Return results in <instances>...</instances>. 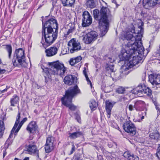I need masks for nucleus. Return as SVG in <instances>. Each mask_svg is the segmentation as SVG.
Wrapping results in <instances>:
<instances>
[{
    "label": "nucleus",
    "mask_w": 160,
    "mask_h": 160,
    "mask_svg": "<svg viewBox=\"0 0 160 160\" xmlns=\"http://www.w3.org/2000/svg\"><path fill=\"white\" fill-rule=\"evenodd\" d=\"M143 22L138 24L137 31L135 30L133 26L129 27L126 30L123 34L124 41H128L127 44L124 46L121 50L119 55L121 61H124V66L121 67L120 77L122 78L128 75L129 72L128 68H131L137 64L141 56L144 54V49L142 45L141 39L143 32Z\"/></svg>",
    "instance_id": "nucleus-1"
},
{
    "label": "nucleus",
    "mask_w": 160,
    "mask_h": 160,
    "mask_svg": "<svg viewBox=\"0 0 160 160\" xmlns=\"http://www.w3.org/2000/svg\"><path fill=\"white\" fill-rule=\"evenodd\" d=\"M42 39L44 38L45 42L41 41L43 47L45 48L52 44L58 37V27L57 21L52 18L49 19L45 23L42 20Z\"/></svg>",
    "instance_id": "nucleus-2"
},
{
    "label": "nucleus",
    "mask_w": 160,
    "mask_h": 160,
    "mask_svg": "<svg viewBox=\"0 0 160 160\" xmlns=\"http://www.w3.org/2000/svg\"><path fill=\"white\" fill-rule=\"evenodd\" d=\"M109 9L107 8L102 7L100 12L97 9L93 11V15L95 19L99 21V27L101 32L100 37H103L106 33L108 29L109 22L108 19Z\"/></svg>",
    "instance_id": "nucleus-3"
},
{
    "label": "nucleus",
    "mask_w": 160,
    "mask_h": 160,
    "mask_svg": "<svg viewBox=\"0 0 160 160\" xmlns=\"http://www.w3.org/2000/svg\"><path fill=\"white\" fill-rule=\"evenodd\" d=\"M48 65L49 69L47 68L43 69L42 68L46 82L51 80V74L59 75L62 77L66 70V68L64 66V64L59 62H48Z\"/></svg>",
    "instance_id": "nucleus-4"
},
{
    "label": "nucleus",
    "mask_w": 160,
    "mask_h": 160,
    "mask_svg": "<svg viewBox=\"0 0 160 160\" xmlns=\"http://www.w3.org/2000/svg\"><path fill=\"white\" fill-rule=\"evenodd\" d=\"M80 90L77 85L70 87L66 91L65 95L61 99L62 104L71 110L74 111L77 107L72 103V99L74 96L80 93Z\"/></svg>",
    "instance_id": "nucleus-5"
},
{
    "label": "nucleus",
    "mask_w": 160,
    "mask_h": 160,
    "mask_svg": "<svg viewBox=\"0 0 160 160\" xmlns=\"http://www.w3.org/2000/svg\"><path fill=\"white\" fill-rule=\"evenodd\" d=\"M13 66L18 67H25L26 64L24 51L22 48L16 49L13 54L12 59Z\"/></svg>",
    "instance_id": "nucleus-6"
},
{
    "label": "nucleus",
    "mask_w": 160,
    "mask_h": 160,
    "mask_svg": "<svg viewBox=\"0 0 160 160\" xmlns=\"http://www.w3.org/2000/svg\"><path fill=\"white\" fill-rule=\"evenodd\" d=\"M123 128L125 131L129 133L131 135L133 136L136 134V129L135 127L130 121L126 122L123 125Z\"/></svg>",
    "instance_id": "nucleus-7"
},
{
    "label": "nucleus",
    "mask_w": 160,
    "mask_h": 160,
    "mask_svg": "<svg viewBox=\"0 0 160 160\" xmlns=\"http://www.w3.org/2000/svg\"><path fill=\"white\" fill-rule=\"evenodd\" d=\"M68 49L70 50L71 53H73L75 52L80 50L81 48L80 43L76 41L74 39L71 40L68 42Z\"/></svg>",
    "instance_id": "nucleus-8"
},
{
    "label": "nucleus",
    "mask_w": 160,
    "mask_h": 160,
    "mask_svg": "<svg viewBox=\"0 0 160 160\" xmlns=\"http://www.w3.org/2000/svg\"><path fill=\"white\" fill-rule=\"evenodd\" d=\"M98 36V34L96 32L92 31L86 34L83 37V40L85 43L89 44L95 40Z\"/></svg>",
    "instance_id": "nucleus-9"
},
{
    "label": "nucleus",
    "mask_w": 160,
    "mask_h": 160,
    "mask_svg": "<svg viewBox=\"0 0 160 160\" xmlns=\"http://www.w3.org/2000/svg\"><path fill=\"white\" fill-rule=\"evenodd\" d=\"M82 17V25L83 27L88 26L91 24L92 18L88 11H84L83 13Z\"/></svg>",
    "instance_id": "nucleus-10"
},
{
    "label": "nucleus",
    "mask_w": 160,
    "mask_h": 160,
    "mask_svg": "<svg viewBox=\"0 0 160 160\" xmlns=\"http://www.w3.org/2000/svg\"><path fill=\"white\" fill-rule=\"evenodd\" d=\"M27 153L31 155L36 154V158L37 160H40L39 158L38 150L36 145L34 144H30L27 146L25 148Z\"/></svg>",
    "instance_id": "nucleus-11"
},
{
    "label": "nucleus",
    "mask_w": 160,
    "mask_h": 160,
    "mask_svg": "<svg viewBox=\"0 0 160 160\" xmlns=\"http://www.w3.org/2000/svg\"><path fill=\"white\" fill-rule=\"evenodd\" d=\"M160 3V0H143L142 6L145 8L149 9L156 5Z\"/></svg>",
    "instance_id": "nucleus-12"
},
{
    "label": "nucleus",
    "mask_w": 160,
    "mask_h": 160,
    "mask_svg": "<svg viewBox=\"0 0 160 160\" xmlns=\"http://www.w3.org/2000/svg\"><path fill=\"white\" fill-rule=\"evenodd\" d=\"M149 81L153 85L160 84V75L154 73L149 76Z\"/></svg>",
    "instance_id": "nucleus-13"
},
{
    "label": "nucleus",
    "mask_w": 160,
    "mask_h": 160,
    "mask_svg": "<svg viewBox=\"0 0 160 160\" xmlns=\"http://www.w3.org/2000/svg\"><path fill=\"white\" fill-rule=\"evenodd\" d=\"M53 142L52 141L51 138L48 137L47 138L46 143L45 147V151L47 153H49L53 149Z\"/></svg>",
    "instance_id": "nucleus-14"
},
{
    "label": "nucleus",
    "mask_w": 160,
    "mask_h": 160,
    "mask_svg": "<svg viewBox=\"0 0 160 160\" xmlns=\"http://www.w3.org/2000/svg\"><path fill=\"white\" fill-rule=\"evenodd\" d=\"M38 128L36 123L35 121H32L28 125L26 130L30 133H33Z\"/></svg>",
    "instance_id": "nucleus-15"
},
{
    "label": "nucleus",
    "mask_w": 160,
    "mask_h": 160,
    "mask_svg": "<svg viewBox=\"0 0 160 160\" xmlns=\"http://www.w3.org/2000/svg\"><path fill=\"white\" fill-rule=\"evenodd\" d=\"M76 78L74 76L69 75L65 77L64 82L66 84L71 85L76 82Z\"/></svg>",
    "instance_id": "nucleus-16"
},
{
    "label": "nucleus",
    "mask_w": 160,
    "mask_h": 160,
    "mask_svg": "<svg viewBox=\"0 0 160 160\" xmlns=\"http://www.w3.org/2000/svg\"><path fill=\"white\" fill-rule=\"evenodd\" d=\"M58 48L56 47H51L45 50L46 55L48 57H51L55 55L58 52Z\"/></svg>",
    "instance_id": "nucleus-17"
},
{
    "label": "nucleus",
    "mask_w": 160,
    "mask_h": 160,
    "mask_svg": "<svg viewBox=\"0 0 160 160\" xmlns=\"http://www.w3.org/2000/svg\"><path fill=\"white\" fill-rule=\"evenodd\" d=\"M143 86L141 85H139L132 90V93L134 94H137L140 96H142V94H143Z\"/></svg>",
    "instance_id": "nucleus-18"
},
{
    "label": "nucleus",
    "mask_w": 160,
    "mask_h": 160,
    "mask_svg": "<svg viewBox=\"0 0 160 160\" xmlns=\"http://www.w3.org/2000/svg\"><path fill=\"white\" fill-rule=\"evenodd\" d=\"M145 106V103L142 101H138L135 102L134 108L137 111H140L142 110Z\"/></svg>",
    "instance_id": "nucleus-19"
},
{
    "label": "nucleus",
    "mask_w": 160,
    "mask_h": 160,
    "mask_svg": "<svg viewBox=\"0 0 160 160\" xmlns=\"http://www.w3.org/2000/svg\"><path fill=\"white\" fill-rule=\"evenodd\" d=\"M123 156L129 160H139V158L128 152H125L123 153Z\"/></svg>",
    "instance_id": "nucleus-20"
},
{
    "label": "nucleus",
    "mask_w": 160,
    "mask_h": 160,
    "mask_svg": "<svg viewBox=\"0 0 160 160\" xmlns=\"http://www.w3.org/2000/svg\"><path fill=\"white\" fill-rule=\"evenodd\" d=\"M106 109L108 114V117L109 118L110 117L111 111L113 105L112 103L108 101H107L105 102Z\"/></svg>",
    "instance_id": "nucleus-21"
},
{
    "label": "nucleus",
    "mask_w": 160,
    "mask_h": 160,
    "mask_svg": "<svg viewBox=\"0 0 160 160\" xmlns=\"http://www.w3.org/2000/svg\"><path fill=\"white\" fill-rule=\"evenodd\" d=\"M75 1V0H61L63 6L64 7H72Z\"/></svg>",
    "instance_id": "nucleus-22"
},
{
    "label": "nucleus",
    "mask_w": 160,
    "mask_h": 160,
    "mask_svg": "<svg viewBox=\"0 0 160 160\" xmlns=\"http://www.w3.org/2000/svg\"><path fill=\"white\" fill-rule=\"evenodd\" d=\"M19 98L18 96L16 95H14L10 99L11 106L13 107L15 106V104L19 103Z\"/></svg>",
    "instance_id": "nucleus-23"
},
{
    "label": "nucleus",
    "mask_w": 160,
    "mask_h": 160,
    "mask_svg": "<svg viewBox=\"0 0 160 160\" xmlns=\"http://www.w3.org/2000/svg\"><path fill=\"white\" fill-rule=\"evenodd\" d=\"M69 26L70 28L68 29V31L64 33V37L66 38L68 37V35L71 33H72L75 30V25L74 24H69Z\"/></svg>",
    "instance_id": "nucleus-24"
},
{
    "label": "nucleus",
    "mask_w": 160,
    "mask_h": 160,
    "mask_svg": "<svg viewBox=\"0 0 160 160\" xmlns=\"http://www.w3.org/2000/svg\"><path fill=\"white\" fill-rule=\"evenodd\" d=\"M69 137L72 139H75L83 135L82 133L81 132H76L72 133H69Z\"/></svg>",
    "instance_id": "nucleus-25"
},
{
    "label": "nucleus",
    "mask_w": 160,
    "mask_h": 160,
    "mask_svg": "<svg viewBox=\"0 0 160 160\" xmlns=\"http://www.w3.org/2000/svg\"><path fill=\"white\" fill-rule=\"evenodd\" d=\"M149 137L151 140H155L157 141L159 140L160 134L158 132H155L151 133Z\"/></svg>",
    "instance_id": "nucleus-26"
},
{
    "label": "nucleus",
    "mask_w": 160,
    "mask_h": 160,
    "mask_svg": "<svg viewBox=\"0 0 160 160\" xmlns=\"http://www.w3.org/2000/svg\"><path fill=\"white\" fill-rule=\"evenodd\" d=\"M15 132V131H12V130L11 132V133L10 134L9 137L6 141L5 144L6 146L8 147L12 143V139L11 138L13 136V134L14 132Z\"/></svg>",
    "instance_id": "nucleus-27"
},
{
    "label": "nucleus",
    "mask_w": 160,
    "mask_h": 160,
    "mask_svg": "<svg viewBox=\"0 0 160 160\" xmlns=\"http://www.w3.org/2000/svg\"><path fill=\"white\" fill-rule=\"evenodd\" d=\"M5 49L8 53V57L9 59H11L12 48L11 45H6Z\"/></svg>",
    "instance_id": "nucleus-28"
},
{
    "label": "nucleus",
    "mask_w": 160,
    "mask_h": 160,
    "mask_svg": "<svg viewBox=\"0 0 160 160\" xmlns=\"http://www.w3.org/2000/svg\"><path fill=\"white\" fill-rule=\"evenodd\" d=\"M98 103L95 100H92L90 102L89 106L92 110H94L98 106Z\"/></svg>",
    "instance_id": "nucleus-29"
},
{
    "label": "nucleus",
    "mask_w": 160,
    "mask_h": 160,
    "mask_svg": "<svg viewBox=\"0 0 160 160\" xmlns=\"http://www.w3.org/2000/svg\"><path fill=\"white\" fill-rule=\"evenodd\" d=\"M143 94L148 96H150L152 94V91L149 88L144 85L143 91Z\"/></svg>",
    "instance_id": "nucleus-30"
},
{
    "label": "nucleus",
    "mask_w": 160,
    "mask_h": 160,
    "mask_svg": "<svg viewBox=\"0 0 160 160\" xmlns=\"http://www.w3.org/2000/svg\"><path fill=\"white\" fill-rule=\"evenodd\" d=\"M115 92L117 93L120 94H123L125 91V88L122 87L118 86L115 89Z\"/></svg>",
    "instance_id": "nucleus-31"
},
{
    "label": "nucleus",
    "mask_w": 160,
    "mask_h": 160,
    "mask_svg": "<svg viewBox=\"0 0 160 160\" xmlns=\"http://www.w3.org/2000/svg\"><path fill=\"white\" fill-rule=\"evenodd\" d=\"M86 5L88 7L93 8L96 7V4L94 0H88L87 1Z\"/></svg>",
    "instance_id": "nucleus-32"
},
{
    "label": "nucleus",
    "mask_w": 160,
    "mask_h": 160,
    "mask_svg": "<svg viewBox=\"0 0 160 160\" xmlns=\"http://www.w3.org/2000/svg\"><path fill=\"white\" fill-rule=\"evenodd\" d=\"M20 118V112H18V115L17 116V119L14 124V127H13L12 129V131H15L17 127V126L18 125V123L19 122V119Z\"/></svg>",
    "instance_id": "nucleus-33"
},
{
    "label": "nucleus",
    "mask_w": 160,
    "mask_h": 160,
    "mask_svg": "<svg viewBox=\"0 0 160 160\" xmlns=\"http://www.w3.org/2000/svg\"><path fill=\"white\" fill-rule=\"evenodd\" d=\"M3 124V121L0 120V138H1L3 136L5 129Z\"/></svg>",
    "instance_id": "nucleus-34"
},
{
    "label": "nucleus",
    "mask_w": 160,
    "mask_h": 160,
    "mask_svg": "<svg viewBox=\"0 0 160 160\" xmlns=\"http://www.w3.org/2000/svg\"><path fill=\"white\" fill-rule=\"evenodd\" d=\"M83 74L84 75L85 77L86 78V80L87 82L88 83V84H90L91 87L92 86V84L90 80H89L88 77V74H87V71L86 70V69L85 68H84V69L83 70Z\"/></svg>",
    "instance_id": "nucleus-35"
},
{
    "label": "nucleus",
    "mask_w": 160,
    "mask_h": 160,
    "mask_svg": "<svg viewBox=\"0 0 160 160\" xmlns=\"http://www.w3.org/2000/svg\"><path fill=\"white\" fill-rule=\"evenodd\" d=\"M27 118H25L23 119V120L19 123L18 128L15 130V132L17 133L18 132L22 125L27 121Z\"/></svg>",
    "instance_id": "nucleus-36"
},
{
    "label": "nucleus",
    "mask_w": 160,
    "mask_h": 160,
    "mask_svg": "<svg viewBox=\"0 0 160 160\" xmlns=\"http://www.w3.org/2000/svg\"><path fill=\"white\" fill-rule=\"evenodd\" d=\"M108 145L109 148H116L117 145L116 142H109Z\"/></svg>",
    "instance_id": "nucleus-37"
},
{
    "label": "nucleus",
    "mask_w": 160,
    "mask_h": 160,
    "mask_svg": "<svg viewBox=\"0 0 160 160\" xmlns=\"http://www.w3.org/2000/svg\"><path fill=\"white\" fill-rule=\"evenodd\" d=\"M69 63L72 66H73L77 64L74 58H71L69 61Z\"/></svg>",
    "instance_id": "nucleus-38"
},
{
    "label": "nucleus",
    "mask_w": 160,
    "mask_h": 160,
    "mask_svg": "<svg viewBox=\"0 0 160 160\" xmlns=\"http://www.w3.org/2000/svg\"><path fill=\"white\" fill-rule=\"evenodd\" d=\"M113 67L114 65H110L107 68H106L108 70H110V71L113 72Z\"/></svg>",
    "instance_id": "nucleus-39"
},
{
    "label": "nucleus",
    "mask_w": 160,
    "mask_h": 160,
    "mask_svg": "<svg viewBox=\"0 0 160 160\" xmlns=\"http://www.w3.org/2000/svg\"><path fill=\"white\" fill-rule=\"evenodd\" d=\"M156 154V156L158 157L159 160H160V147H158Z\"/></svg>",
    "instance_id": "nucleus-40"
},
{
    "label": "nucleus",
    "mask_w": 160,
    "mask_h": 160,
    "mask_svg": "<svg viewBox=\"0 0 160 160\" xmlns=\"http://www.w3.org/2000/svg\"><path fill=\"white\" fill-rule=\"evenodd\" d=\"M74 58L77 63L80 62L82 59V58L80 56H78Z\"/></svg>",
    "instance_id": "nucleus-41"
},
{
    "label": "nucleus",
    "mask_w": 160,
    "mask_h": 160,
    "mask_svg": "<svg viewBox=\"0 0 160 160\" xmlns=\"http://www.w3.org/2000/svg\"><path fill=\"white\" fill-rule=\"evenodd\" d=\"M72 149L71 151H70V152L69 154V155H71L72 154L73 152L75 151V146L73 144H72Z\"/></svg>",
    "instance_id": "nucleus-42"
},
{
    "label": "nucleus",
    "mask_w": 160,
    "mask_h": 160,
    "mask_svg": "<svg viewBox=\"0 0 160 160\" xmlns=\"http://www.w3.org/2000/svg\"><path fill=\"white\" fill-rule=\"evenodd\" d=\"M9 88V87L7 86L6 88L3 90H0V92L1 93H4L7 91V90Z\"/></svg>",
    "instance_id": "nucleus-43"
},
{
    "label": "nucleus",
    "mask_w": 160,
    "mask_h": 160,
    "mask_svg": "<svg viewBox=\"0 0 160 160\" xmlns=\"http://www.w3.org/2000/svg\"><path fill=\"white\" fill-rule=\"evenodd\" d=\"M133 108L134 107H133V106L132 105H129L128 107L130 111H132L133 110Z\"/></svg>",
    "instance_id": "nucleus-44"
},
{
    "label": "nucleus",
    "mask_w": 160,
    "mask_h": 160,
    "mask_svg": "<svg viewBox=\"0 0 160 160\" xmlns=\"http://www.w3.org/2000/svg\"><path fill=\"white\" fill-rule=\"evenodd\" d=\"M6 71L5 69L0 70V73L3 74Z\"/></svg>",
    "instance_id": "nucleus-45"
},
{
    "label": "nucleus",
    "mask_w": 160,
    "mask_h": 160,
    "mask_svg": "<svg viewBox=\"0 0 160 160\" xmlns=\"http://www.w3.org/2000/svg\"><path fill=\"white\" fill-rule=\"evenodd\" d=\"M109 156L110 157V158H115V155L114 154H111Z\"/></svg>",
    "instance_id": "nucleus-46"
},
{
    "label": "nucleus",
    "mask_w": 160,
    "mask_h": 160,
    "mask_svg": "<svg viewBox=\"0 0 160 160\" xmlns=\"http://www.w3.org/2000/svg\"><path fill=\"white\" fill-rule=\"evenodd\" d=\"M6 153H7V152L6 151V150H4L3 151V158H4V157H5V156H6Z\"/></svg>",
    "instance_id": "nucleus-47"
},
{
    "label": "nucleus",
    "mask_w": 160,
    "mask_h": 160,
    "mask_svg": "<svg viewBox=\"0 0 160 160\" xmlns=\"http://www.w3.org/2000/svg\"><path fill=\"white\" fill-rule=\"evenodd\" d=\"M153 103L156 107V109H158V108L157 107V102L156 101H153Z\"/></svg>",
    "instance_id": "nucleus-48"
},
{
    "label": "nucleus",
    "mask_w": 160,
    "mask_h": 160,
    "mask_svg": "<svg viewBox=\"0 0 160 160\" xmlns=\"http://www.w3.org/2000/svg\"><path fill=\"white\" fill-rule=\"evenodd\" d=\"M108 59H109V62H112L114 61L113 60H112V58H109Z\"/></svg>",
    "instance_id": "nucleus-49"
},
{
    "label": "nucleus",
    "mask_w": 160,
    "mask_h": 160,
    "mask_svg": "<svg viewBox=\"0 0 160 160\" xmlns=\"http://www.w3.org/2000/svg\"><path fill=\"white\" fill-rule=\"evenodd\" d=\"M158 53L159 54V56H160V45L159 46V48L158 51Z\"/></svg>",
    "instance_id": "nucleus-50"
},
{
    "label": "nucleus",
    "mask_w": 160,
    "mask_h": 160,
    "mask_svg": "<svg viewBox=\"0 0 160 160\" xmlns=\"http://www.w3.org/2000/svg\"><path fill=\"white\" fill-rule=\"evenodd\" d=\"M29 160V157H26L23 160Z\"/></svg>",
    "instance_id": "nucleus-51"
},
{
    "label": "nucleus",
    "mask_w": 160,
    "mask_h": 160,
    "mask_svg": "<svg viewBox=\"0 0 160 160\" xmlns=\"http://www.w3.org/2000/svg\"><path fill=\"white\" fill-rule=\"evenodd\" d=\"M14 160H21L17 158H15Z\"/></svg>",
    "instance_id": "nucleus-52"
},
{
    "label": "nucleus",
    "mask_w": 160,
    "mask_h": 160,
    "mask_svg": "<svg viewBox=\"0 0 160 160\" xmlns=\"http://www.w3.org/2000/svg\"><path fill=\"white\" fill-rule=\"evenodd\" d=\"M75 160H81L78 158H77L75 159Z\"/></svg>",
    "instance_id": "nucleus-53"
},
{
    "label": "nucleus",
    "mask_w": 160,
    "mask_h": 160,
    "mask_svg": "<svg viewBox=\"0 0 160 160\" xmlns=\"http://www.w3.org/2000/svg\"><path fill=\"white\" fill-rule=\"evenodd\" d=\"M42 5H40V6H39L38 8V9H39V8H41V7H42Z\"/></svg>",
    "instance_id": "nucleus-54"
},
{
    "label": "nucleus",
    "mask_w": 160,
    "mask_h": 160,
    "mask_svg": "<svg viewBox=\"0 0 160 160\" xmlns=\"http://www.w3.org/2000/svg\"><path fill=\"white\" fill-rule=\"evenodd\" d=\"M144 118V116H143L141 118H142V119H143Z\"/></svg>",
    "instance_id": "nucleus-55"
},
{
    "label": "nucleus",
    "mask_w": 160,
    "mask_h": 160,
    "mask_svg": "<svg viewBox=\"0 0 160 160\" xmlns=\"http://www.w3.org/2000/svg\"><path fill=\"white\" fill-rule=\"evenodd\" d=\"M1 60L0 59V64L1 63Z\"/></svg>",
    "instance_id": "nucleus-56"
},
{
    "label": "nucleus",
    "mask_w": 160,
    "mask_h": 160,
    "mask_svg": "<svg viewBox=\"0 0 160 160\" xmlns=\"http://www.w3.org/2000/svg\"><path fill=\"white\" fill-rule=\"evenodd\" d=\"M160 147V144H158V147Z\"/></svg>",
    "instance_id": "nucleus-57"
},
{
    "label": "nucleus",
    "mask_w": 160,
    "mask_h": 160,
    "mask_svg": "<svg viewBox=\"0 0 160 160\" xmlns=\"http://www.w3.org/2000/svg\"><path fill=\"white\" fill-rule=\"evenodd\" d=\"M77 118H78V119H80L79 117H78Z\"/></svg>",
    "instance_id": "nucleus-58"
},
{
    "label": "nucleus",
    "mask_w": 160,
    "mask_h": 160,
    "mask_svg": "<svg viewBox=\"0 0 160 160\" xmlns=\"http://www.w3.org/2000/svg\"><path fill=\"white\" fill-rule=\"evenodd\" d=\"M11 12H12V10H11Z\"/></svg>",
    "instance_id": "nucleus-59"
},
{
    "label": "nucleus",
    "mask_w": 160,
    "mask_h": 160,
    "mask_svg": "<svg viewBox=\"0 0 160 160\" xmlns=\"http://www.w3.org/2000/svg\"><path fill=\"white\" fill-rule=\"evenodd\" d=\"M115 128H116V127L115 126Z\"/></svg>",
    "instance_id": "nucleus-60"
},
{
    "label": "nucleus",
    "mask_w": 160,
    "mask_h": 160,
    "mask_svg": "<svg viewBox=\"0 0 160 160\" xmlns=\"http://www.w3.org/2000/svg\"><path fill=\"white\" fill-rule=\"evenodd\" d=\"M115 125H116V126H117V124H115Z\"/></svg>",
    "instance_id": "nucleus-61"
}]
</instances>
